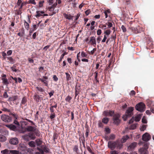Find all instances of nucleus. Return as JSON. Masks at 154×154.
I'll return each instance as SVG.
<instances>
[{
  "label": "nucleus",
  "instance_id": "15",
  "mask_svg": "<svg viewBox=\"0 0 154 154\" xmlns=\"http://www.w3.org/2000/svg\"><path fill=\"white\" fill-rule=\"evenodd\" d=\"M128 138L129 137L128 135L123 136L121 139V142L122 143H125Z\"/></svg>",
  "mask_w": 154,
  "mask_h": 154
},
{
  "label": "nucleus",
  "instance_id": "5",
  "mask_svg": "<svg viewBox=\"0 0 154 154\" xmlns=\"http://www.w3.org/2000/svg\"><path fill=\"white\" fill-rule=\"evenodd\" d=\"M1 118L2 121L5 122H10L11 121V117L5 114L2 115Z\"/></svg>",
  "mask_w": 154,
  "mask_h": 154
},
{
  "label": "nucleus",
  "instance_id": "39",
  "mask_svg": "<svg viewBox=\"0 0 154 154\" xmlns=\"http://www.w3.org/2000/svg\"><path fill=\"white\" fill-rule=\"evenodd\" d=\"M111 32V31L110 30H106L104 32V33L105 34H106L107 35H109L110 34Z\"/></svg>",
  "mask_w": 154,
  "mask_h": 154
},
{
  "label": "nucleus",
  "instance_id": "61",
  "mask_svg": "<svg viewBox=\"0 0 154 154\" xmlns=\"http://www.w3.org/2000/svg\"><path fill=\"white\" fill-rule=\"evenodd\" d=\"M38 149L39 151L41 154H43L44 153V151L42 149H40L39 148H38Z\"/></svg>",
  "mask_w": 154,
  "mask_h": 154
},
{
  "label": "nucleus",
  "instance_id": "44",
  "mask_svg": "<svg viewBox=\"0 0 154 154\" xmlns=\"http://www.w3.org/2000/svg\"><path fill=\"white\" fill-rule=\"evenodd\" d=\"M44 1H40L39 2V7H42L43 6V4L44 3Z\"/></svg>",
  "mask_w": 154,
  "mask_h": 154
},
{
  "label": "nucleus",
  "instance_id": "20",
  "mask_svg": "<svg viewBox=\"0 0 154 154\" xmlns=\"http://www.w3.org/2000/svg\"><path fill=\"white\" fill-rule=\"evenodd\" d=\"M141 114H139L137 115V116H136L135 118V121L136 122L139 121L141 119Z\"/></svg>",
  "mask_w": 154,
  "mask_h": 154
},
{
  "label": "nucleus",
  "instance_id": "28",
  "mask_svg": "<svg viewBox=\"0 0 154 154\" xmlns=\"http://www.w3.org/2000/svg\"><path fill=\"white\" fill-rule=\"evenodd\" d=\"M7 59L10 61V62L11 63H14V60L11 57H8Z\"/></svg>",
  "mask_w": 154,
  "mask_h": 154
},
{
  "label": "nucleus",
  "instance_id": "29",
  "mask_svg": "<svg viewBox=\"0 0 154 154\" xmlns=\"http://www.w3.org/2000/svg\"><path fill=\"white\" fill-rule=\"evenodd\" d=\"M8 127L12 130H14L16 128L15 125L12 124L8 125Z\"/></svg>",
  "mask_w": 154,
  "mask_h": 154
},
{
  "label": "nucleus",
  "instance_id": "17",
  "mask_svg": "<svg viewBox=\"0 0 154 154\" xmlns=\"http://www.w3.org/2000/svg\"><path fill=\"white\" fill-rule=\"evenodd\" d=\"M10 150L8 149H6L1 151L2 154H10Z\"/></svg>",
  "mask_w": 154,
  "mask_h": 154
},
{
  "label": "nucleus",
  "instance_id": "9",
  "mask_svg": "<svg viewBox=\"0 0 154 154\" xmlns=\"http://www.w3.org/2000/svg\"><path fill=\"white\" fill-rule=\"evenodd\" d=\"M10 143L13 145H16L18 143V139L17 138L11 139L9 141Z\"/></svg>",
  "mask_w": 154,
  "mask_h": 154
},
{
  "label": "nucleus",
  "instance_id": "2",
  "mask_svg": "<svg viewBox=\"0 0 154 154\" xmlns=\"http://www.w3.org/2000/svg\"><path fill=\"white\" fill-rule=\"evenodd\" d=\"M26 131L32 132L35 133L36 135L37 134L38 131L35 127L28 126L27 127L25 128L21 127V129L20 130V132L21 133H24Z\"/></svg>",
  "mask_w": 154,
  "mask_h": 154
},
{
  "label": "nucleus",
  "instance_id": "51",
  "mask_svg": "<svg viewBox=\"0 0 154 154\" xmlns=\"http://www.w3.org/2000/svg\"><path fill=\"white\" fill-rule=\"evenodd\" d=\"M101 32H102L101 29H98L97 31V34L98 35H99L101 34Z\"/></svg>",
  "mask_w": 154,
  "mask_h": 154
},
{
  "label": "nucleus",
  "instance_id": "4",
  "mask_svg": "<svg viewBox=\"0 0 154 154\" xmlns=\"http://www.w3.org/2000/svg\"><path fill=\"white\" fill-rule=\"evenodd\" d=\"M135 108L136 110L142 112L145 110V105L143 102H140L136 105Z\"/></svg>",
  "mask_w": 154,
  "mask_h": 154
},
{
  "label": "nucleus",
  "instance_id": "45",
  "mask_svg": "<svg viewBox=\"0 0 154 154\" xmlns=\"http://www.w3.org/2000/svg\"><path fill=\"white\" fill-rule=\"evenodd\" d=\"M3 96L4 97L7 98L8 97V95L6 92H5L3 94Z\"/></svg>",
  "mask_w": 154,
  "mask_h": 154
},
{
  "label": "nucleus",
  "instance_id": "64",
  "mask_svg": "<svg viewBox=\"0 0 154 154\" xmlns=\"http://www.w3.org/2000/svg\"><path fill=\"white\" fill-rule=\"evenodd\" d=\"M68 61L70 63H72V59L70 58H68L67 59Z\"/></svg>",
  "mask_w": 154,
  "mask_h": 154
},
{
  "label": "nucleus",
  "instance_id": "3",
  "mask_svg": "<svg viewBox=\"0 0 154 154\" xmlns=\"http://www.w3.org/2000/svg\"><path fill=\"white\" fill-rule=\"evenodd\" d=\"M134 108L132 107H129L126 111L125 114L122 117L124 121H126L128 118L130 117L133 115Z\"/></svg>",
  "mask_w": 154,
  "mask_h": 154
},
{
  "label": "nucleus",
  "instance_id": "12",
  "mask_svg": "<svg viewBox=\"0 0 154 154\" xmlns=\"http://www.w3.org/2000/svg\"><path fill=\"white\" fill-rule=\"evenodd\" d=\"M137 145L136 142H134L132 143L128 147V149L131 150L133 149Z\"/></svg>",
  "mask_w": 154,
  "mask_h": 154
},
{
  "label": "nucleus",
  "instance_id": "50",
  "mask_svg": "<svg viewBox=\"0 0 154 154\" xmlns=\"http://www.w3.org/2000/svg\"><path fill=\"white\" fill-rule=\"evenodd\" d=\"M142 122L143 123H147V121L146 120L145 118H143L142 119Z\"/></svg>",
  "mask_w": 154,
  "mask_h": 154
},
{
  "label": "nucleus",
  "instance_id": "31",
  "mask_svg": "<svg viewBox=\"0 0 154 154\" xmlns=\"http://www.w3.org/2000/svg\"><path fill=\"white\" fill-rule=\"evenodd\" d=\"M28 3L32 4L34 5H35L36 4V3L35 2V0H29L28 2Z\"/></svg>",
  "mask_w": 154,
  "mask_h": 154
},
{
  "label": "nucleus",
  "instance_id": "27",
  "mask_svg": "<svg viewBox=\"0 0 154 154\" xmlns=\"http://www.w3.org/2000/svg\"><path fill=\"white\" fill-rule=\"evenodd\" d=\"M109 121L108 119L107 118H104L102 120V122L104 124H106Z\"/></svg>",
  "mask_w": 154,
  "mask_h": 154
},
{
  "label": "nucleus",
  "instance_id": "7",
  "mask_svg": "<svg viewBox=\"0 0 154 154\" xmlns=\"http://www.w3.org/2000/svg\"><path fill=\"white\" fill-rule=\"evenodd\" d=\"M120 116L119 114H115L113 117L114 123L116 125L118 124L120 122L119 119Z\"/></svg>",
  "mask_w": 154,
  "mask_h": 154
},
{
  "label": "nucleus",
  "instance_id": "36",
  "mask_svg": "<svg viewBox=\"0 0 154 154\" xmlns=\"http://www.w3.org/2000/svg\"><path fill=\"white\" fill-rule=\"evenodd\" d=\"M26 102V98L25 97H24L22 99V100L21 103L22 104H24Z\"/></svg>",
  "mask_w": 154,
  "mask_h": 154
},
{
  "label": "nucleus",
  "instance_id": "57",
  "mask_svg": "<svg viewBox=\"0 0 154 154\" xmlns=\"http://www.w3.org/2000/svg\"><path fill=\"white\" fill-rule=\"evenodd\" d=\"M54 117H55V115L53 113L52 114L51 113V115L50 116V118L51 119H53L54 118Z\"/></svg>",
  "mask_w": 154,
  "mask_h": 154
},
{
  "label": "nucleus",
  "instance_id": "26",
  "mask_svg": "<svg viewBox=\"0 0 154 154\" xmlns=\"http://www.w3.org/2000/svg\"><path fill=\"white\" fill-rule=\"evenodd\" d=\"M67 54V53L65 52L62 54L60 56V59L58 60V62H60L62 61V59L63 58L64 56Z\"/></svg>",
  "mask_w": 154,
  "mask_h": 154
},
{
  "label": "nucleus",
  "instance_id": "8",
  "mask_svg": "<svg viewBox=\"0 0 154 154\" xmlns=\"http://www.w3.org/2000/svg\"><path fill=\"white\" fill-rule=\"evenodd\" d=\"M151 138V136L148 133H146L143 135L142 140L145 141H147Z\"/></svg>",
  "mask_w": 154,
  "mask_h": 154
},
{
  "label": "nucleus",
  "instance_id": "60",
  "mask_svg": "<svg viewBox=\"0 0 154 154\" xmlns=\"http://www.w3.org/2000/svg\"><path fill=\"white\" fill-rule=\"evenodd\" d=\"M2 110L5 111V112H9L10 110L9 109H8L6 108H4L2 109Z\"/></svg>",
  "mask_w": 154,
  "mask_h": 154
},
{
  "label": "nucleus",
  "instance_id": "33",
  "mask_svg": "<svg viewBox=\"0 0 154 154\" xmlns=\"http://www.w3.org/2000/svg\"><path fill=\"white\" fill-rule=\"evenodd\" d=\"M65 74L66 75V80L67 81L71 79L70 75L67 72H66Z\"/></svg>",
  "mask_w": 154,
  "mask_h": 154
},
{
  "label": "nucleus",
  "instance_id": "59",
  "mask_svg": "<svg viewBox=\"0 0 154 154\" xmlns=\"http://www.w3.org/2000/svg\"><path fill=\"white\" fill-rule=\"evenodd\" d=\"M11 70L13 71H14V72H17V69H16V68H14V67H11Z\"/></svg>",
  "mask_w": 154,
  "mask_h": 154
},
{
  "label": "nucleus",
  "instance_id": "43",
  "mask_svg": "<svg viewBox=\"0 0 154 154\" xmlns=\"http://www.w3.org/2000/svg\"><path fill=\"white\" fill-rule=\"evenodd\" d=\"M48 3L49 5H51L54 3V0H48Z\"/></svg>",
  "mask_w": 154,
  "mask_h": 154
},
{
  "label": "nucleus",
  "instance_id": "42",
  "mask_svg": "<svg viewBox=\"0 0 154 154\" xmlns=\"http://www.w3.org/2000/svg\"><path fill=\"white\" fill-rule=\"evenodd\" d=\"M36 88L38 91L40 92H42L43 91V89L41 87H37Z\"/></svg>",
  "mask_w": 154,
  "mask_h": 154
},
{
  "label": "nucleus",
  "instance_id": "37",
  "mask_svg": "<svg viewBox=\"0 0 154 154\" xmlns=\"http://www.w3.org/2000/svg\"><path fill=\"white\" fill-rule=\"evenodd\" d=\"M146 128V125H143L140 128V130L141 131H144L145 130Z\"/></svg>",
  "mask_w": 154,
  "mask_h": 154
},
{
  "label": "nucleus",
  "instance_id": "56",
  "mask_svg": "<svg viewBox=\"0 0 154 154\" xmlns=\"http://www.w3.org/2000/svg\"><path fill=\"white\" fill-rule=\"evenodd\" d=\"M22 3V1L21 0H18L17 3V4L18 5L20 6Z\"/></svg>",
  "mask_w": 154,
  "mask_h": 154
},
{
  "label": "nucleus",
  "instance_id": "16",
  "mask_svg": "<svg viewBox=\"0 0 154 154\" xmlns=\"http://www.w3.org/2000/svg\"><path fill=\"white\" fill-rule=\"evenodd\" d=\"M30 140H34L35 138V136L33 133H29L28 134Z\"/></svg>",
  "mask_w": 154,
  "mask_h": 154
},
{
  "label": "nucleus",
  "instance_id": "13",
  "mask_svg": "<svg viewBox=\"0 0 154 154\" xmlns=\"http://www.w3.org/2000/svg\"><path fill=\"white\" fill-rule=\"evenodd\" d=\"M36 13V14L35 16V17L37 18H38L42 16V14H44V12L41 11H37Z\"/></svg>",
  "mask_w": 154,
  "mask_h": 154
},
{
  "label": "nucleus",
  "instance_id": "47",
  "mask_svg": "<svg viewBox=\"0 0 154 154\" xmlns=\"http://www.w3.org/2000/svg\"><path fill=\"white\" fill-rule=\"evenodd\" d=\"M106 24L107 25V26H108V27L110 28L112 26V23H111L110 22H108Z\"/></svg>",
  "mask_w": 154,
  "mask_h": 154
},
{
  "label": "nucleus",
  "instance_id": "48",
  "mask_svg": "<svg viewBox=\"0 0 154 154\" xmlns=\"http://www.w3.org/2000/svg\"><path fill=\"white\" fill-rule=\"evenodd\" d=\"M12 51L11 50L8 51L7 52V54L8 55H10L11 54Z\"/></svg>",
  "mask_w": 154,
  "mask_h": 154
},
{
  "label": "nucleus",
  "instance_id": "21",
  "mask_svg": "<svg viewBox=\"0 0 154 154\" xmlns=\"http://www.w3.org/2000/svg\"><path fill=\"white\" fill-rule=\"evenodd\" d=\"M6 140L5 137L2 135L0 134V141L1 142H5Z\"/></svg>",
  "mask_w": 154,
  "mask_h": 154
},
{
  "label": "nucleus",
  "instance_id": "24",
  "mask_svg": "<svg viewBox=\"0 0 154 154\" xmlns=\"http://www.w3.org/2000/svg\"><path fill=\"white\" fill-rule=\"evenodd\" d=\"M35 142L37 146H39L42 143V141L39 139H38L35 140Z\"/></svg>",
  "mask_w": 154,
  "mask_h": 154
},
{
  "label": "nucleus",
  "instance_id": "11",
  "mask_svg": "<svg viewBox=\"0 0 154 154\" xmlns=\"http://www.w3.org/2000/svg\"><path fill=\"white\" fill-rule=\"evenodd\" d=\"M114 113V111H105L103 112V114L107 116H112Z\"/></svg>",
  "mask_w": 154,
  "mask_h": 154
},
{
  "label": "nucleus",
  "instance_id": "63",
  "mask_svg": "<svg viewBox=\"0 0 154 154\" xmlns=\"http://www.w3.org/2000/svg\"><path fill=\"white\" fill-rule=\"evenodd\" d=\"M82 61L83 62H88V60L87 59H82Z\"/></svg>",
  "mask_w": 154,
  "mask_h": 154
},
{
  "label": "nucleus",
  "instance_id": "32",
  "mask_svg": "<svg viewBox=\"0 0 154 154\" xmlns=\"http://www.w3.org/2000/svg\"><path fill=\"white\" fill-rule=\"evenodd\" d=\"M72 97L70 96H68L65 99V100L69 103Z\"/></svg>",
  "mask_w": 154,
  "mask_h": 154
},
{
  "label": "nucleus",
  "instance_id": "34",
  "mask_svg": "<svg viewBox=\"0 0 154 154\" xmlns=\"http://www.w3.org/2000/svg\"><path fill=\"white\" fill-rule=\"evenodd\" d=\"M115 138V136L113 134H111L109 136V139L113 140Z\"/></svg>",
  "mask_w": 154,
  "mask_h": 154
},
{
  "label": "nucleus",
  "instance_id": "19",
  "mask_svg": "<svg viewBox=\"0 0 154 154\" xmlns=\"http://www.w3.org/2000/svg\"><path fill=\"white\" fill-rule=\"evenodd\" d=\"M23 138L24 140L26 141H28L30 140L29 134H26L23 136Z\"/></svg>",
  "mask_w": 154,
  "mask_h": 154
},
{
  "label": "nucleus",
  "instance_id": "62",
  "mask_svg": "<svg viewBox=\"0 0 154 154\" xmlns=\"http://www.w3.org/2000/svg\"><path fill=\"white\" fill-rule=\"evenodd\" d=\"M50 109L52 112L53 113L54 112V108H53V107L51 106L50 108Z\"/></svg>",
  "mask_w": 154,
  "mask_h": 154
},
{
  "label": "nucleus",
  "instance_id": "52",
  "mask_svg": "<svg viewBox=\"0 0 154 154\" xmlns=\"http://www.w3.org/2000/svg\"><path fill=\"white\" fill-rule=\"evenodd\" d=\"M6 54L4 52H2V56H3V57L5 59L6 58Z\"/></svg>",
  "mask_w": 154,
  "mask_h": 154
},
{
  "label": "nucleus",
  "instance_id": "35",
  "mask_svg": "<svg viewBox=\"0 0 154 154\" xmlns=\"http://www.w3.org/2000/svg\"><path fill=\"white\" fill-rule=\"evenodd\" d=\"M81 56L82 57H86L87 54L83 51H82L81 52Z\"/></svg>",
  "mask_w": 154,
  "mask_h": 154
},
{
  "label": "nucleus",
  "instance_id": "40",
  "mask_svg": "<svg viewBox=\"0 0 154 154\" xmlns=\"http://www.w3.org/2000/svg\"><path fill=\"white\" fill-rule=\"evenodd\" d=\"M78 147L77 146L75 145L73 148V151L75 152L77 154H78L77 151L78 150Z\"/></svg>",
  "mask_w": 154,
  "mask_h": 154
},
{
  "label": "nucleus",
  "instance_id": "6",
  "mask_svg": "<svg viewBox=\"0 0 154 154\" xmlns=\"http://www.w3.org/2000/svg\"><path fill=\"white\" fill-rule=\"evenodd\" d=\"M144 148H140L139 150V152L140 154H147L148 153V152L147 150L148 148L147 145L145 144L144 146Z\"/></svg>",
  "mask_w": 154,
  "mask_h": 154
},
{
  "label": "nucleus",
  "instance_id": "10",
  "mask_svg": "<svg viewBox=\"0 0 154 154\" xmlns=\"http://www.w3.org/2000/svg\"><path fill=\"white\" fill-rule=\"evenodd\" d=\"M90 42L91 44L95 47L96 45V41L95 37L94 36H92L91 37Z\"/></svg>",
  "mask_w": 154,
  "mask_h": 154
},
{
  "label": "nucleus",
  "instance_id": "23",
  "mask_svg": "<svg viewBox=\"0 0 154 154\" xmlns=\"http://www.w3.org/2000/svg\"><path fill=\"white\" fill-rule=\"evenodd\" d=\"M10 154H19V151L16 150H10Z\"/></svg>",
  "mask_w": 154,
  "mask_h": 154
},
{
  "label": "nucleus",
  "instance_id": "53",
  "mask_svg": "<svg viewBox=\"0 0 154 154\" xmlns=\"http://www.w3.org/2000/svg\"><path fill=\"white\" fill-rule=\"evenodd\" d=\"M134 119L133 118V117L129 121V124L132 123V122H133L134 121Z\"/></svg>",
  "mask_w": 154,
  "mask_h": 154
},
{
  "label": "nucleus",
  "instance_id": "30",
  "mask_svg": "<svg viewBox=\"0 0 154 154\" xmlns=\"http://www.w3.org/2000/svg\"><path fill=\"white\" fill-rule=\"evenodd\" d=\"M24 25L25 28L27 29V30H28L29 29V25L26 21L24 22Z\"/></svg>",
  "mask_w": 154,
  "mask_h": 154
},
{
  "label": "nucleus",
  "instance_id": "14",
  "mask_svg": "<svg viewBox=\"0 0 154 154\" xmlns=\"http://www.w3.org/2000/svg\"><path fill=\"white\" fill-rule=\"evenodd\" d=\"M2 83L7 86L9 84V82L7 79V78H2Z\"/></svg>",
  "mask_w": 154,
  "mask_h": 154
},
{
  "label": "nucleus",
  "instance_id": "38",
  "mask_svg": "<svg viewBox=\"0 0 154 154\" xmlns=\"http://www.w3.org/2000/svg\"><path fill=\"white\" fill-rule=\"evenodd\" d=\"M136 124H133L132 125L131 127L129 128L130 129H134L136 128Z\"/></svg>",
  "mask_w": 154,
  "mask_h": 154
},
{
  "label": "nucleus",
  "instance_id": "1",
  "mask_svg": "<svg viewBox=\"0 0 154 154\" xmlns=\"http://www.w3.org/2000/svg\"><path fill=\"white\" fill-rule=\"evenodd\" d=\"M123 144L118 140L116 141H109L108 142V147L112 150H114L116 148L120 149L122 148Z\"/></svg>",
  "mask_w": 154,
  "mask_h": 154
},
{
  "label": "nucleus",
  "instance_id": "49",
  "mask_svg": "<svg viewBox=\"0 0 154 154\" xmlns=\"http://www.w3.org/2000/svg\"><path fill=\"white\" fill-rule=\"evenodd\" d=\"M135 94V92L134 91H131L130 93L131 95H134Z\"/></svg>",
  "mask_w": 154,
  "mask_h": 154
},
{
  "label": "nucleus",
  "instance_id": "55",
  "mask_svg": "<svg viewBox=\"0 0 154 154\" xmlns=\"http://www.w3.org/2000/svg\"><path fill=\"white\" fill-rule=\"evenodd\" d=\"M106 39H107V37H106V35H105L104 36L103 38V39L102 40V42H104L106 41Z\"/></svg>",
  "mask_w": 154,
  "mask_h": 154
},
{
  "label": "nucleus",
  "instance_id": "46",
  "mask_svg": "<svg viewBox=\"0 0 154 154\" xmlns=\"http://www.w3.org/2000/svg\"><path fill=\"white\" fill-rule=\"evenodd\" d=\"M54 80L55 81H57L58 80V78L56 75H54L53 77Z\"/></svg>",
  "mask_w": 154,
  "mask_h": 154
},
{
  "label": "nucleus",
  "instance_id": "54",
  "mask_svg": "<svg viewBox=\"0 0 154 154\" xmlns=\"http://www.w3.org/2000/svg\"><path fill=\"white\" fill-rule=\"evenodd\" d=\"M110 154H118V152L114 150L111 151Z\"/></svg>",
  "mask_w": 154,
  "mask_h": 154
},
{
  "label": "nucleus",
  "instance_id": "22",
  "mask_svg": "<svg viewBox=\"0 0 154 154\" xmlns=\"http://www.w3.org/2000/svg\"><path fill=\"white\" fill-rule=\"evenodd\" d=\"M39 80L41 81L42 82L44 83L46 86H47L48 85V81L47 80L43 79L41 78H39Z\"/></svg>",
  "mask_w": 154,
  "mask_h": 154
},
{
  "label": "nucleus",
  "instance_id": "41",
  "mask_svg": "<svg viewBox=\"0 0 154 154\" xmlns=\"http://www.w3.org/2000/svg\"><path fill=\"white\" fill-rule=\"evenodd\" d=\"M121 28L124 32H125L126 31L125 27L123 25H122L121 26Z\"/></svg>",
  "mask_w": 154,
  "mask_h": 154
},
{
  "label": "nucleus",
  "instance_id": "58",
  "mask_svg": "<svg viewBox=\"0 0 154 154\" xmlns=\"http://www.w3.org/2000/svg\"><path fill=\"white\" fill-rule=\"evenodd\" d=\"M101 38L99 36L97 37V40L98 43H99L100 41L101 40Z\"/></svg>",
  "mask_w": 154,
  "mask_h": 154
},
{
  "label": "nucleus",
  "instance_id": "25",
  "mask_svg": "<svg viewBox=\"0 0 154 154\" xmlns=\"http://www.w3.org/2000/svg\"><path fill=\"white\" fill-rule=\"evenodd\" d=\"M28 144L30 146L32 147H34L35 146V143L33 141H31L29 142Z\"/></svg>",
  "mask_w": 154,
  "mask_h": 154
},
{
  "label": "nucleus",
  "instance_id": "18",
  "mask_svg": "<svg viewBox=\"0 0 154 154\" xmlns=\"http://www.w3.org/2000/svg\"><path fill=\"white\" fill-rule=\"evenodd\" d=\"M63 15L64 17L67 19L69 20L72 19V16L70 14H67L64 13L63 14Z\"/></svg>",
  "mask_w": 154,
  "mask_h": 154
}]
</instances>
